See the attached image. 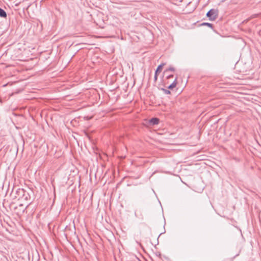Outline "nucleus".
Listing matches in <instances>:
<instances>
[{"instance_id":"4","label":"nucleus","mask_w":261,"mask_h":261,"mask_svg":"<svg viewBox=\"0 0 261 261\" xmlns=\"http://www.w3.org/2000/svg\"><path fill=\"white\" fill-rule=\"evenodd\" d=\"M165 65V63H162V64H160V65H159L155 71V73H158V74L160 73L162 70L163 66Z\"/></svg>"},{"instance_id":"2","label":"nucleus","mask_w":261,"mask_h":261,"mask_svg":"<svg viewBox=\"0 0 261 261\" xmlns=\"http://www.w3.org/2000/svg\"><path fill=\"white\" fill-rule=\"evenodd\" d=\"M15 198L18 199H22L25 195V191L23 189H18L16 191Z\"/></svg>"},{"instance_id":"13","label":"nucleus","mask_w":261,"mask_h":261,"mask_svg":"<svg viewBox=\"0 0 261 261\" xmlns=\"http://www.w3.org/2000/svg\"><path fill=\"white\" fill-rule=\"evenodd\" d=\"M29 194L25 192V196H24V197H23V198H22V199H25V200H27L28 199V197H29Z\"/></svg>"},{"instance_id":"15","label":"nucleus","mask_w":261,"mask_h":261,"mask_svg":"<svg viewBox=\"0 0 261 261\" xmlns=\"http://www.w3.org/2000/svg\"><path fill=\"white\" fill-rule=\"evenodd\" d=\"M158 73H155L154 76V80L155 82H156L158 80Z\"/></svg>"},{"instance_id":"10","label":"nucleus","mask_w":261,"mask_h":261,"mask_svg":"<svg viewBox=\"0 0 261 261\" xmlns=\"http://www.w3.org/2000/svg\"><path fill=\"white\" fill-rule=\"evenodd\" d=\"M162 90L163 91L164 93L166 94H170L171 93V92L169 90V89L162 88Z\"/></svg>"},{"instance_id":"14","label":"nucleus","mask_w":261,"mask_h":261,"mask_svg":"<svg viewBox=\"0 0 261 261\" xmlns=\"http://www.w3.org/2000/svg\"><path fill=\"white\" fill-rule=\"evenodd\" d=\"M167 74V79H169L170 78L173 77V74H168V73Z\"/></svg>"},{"instance_id":"7","label":"nucleus","mask_w":261,"mask_h":261,"mask_svg":"<svg viewBox=\"0 0 261 261\" xmlns=\"http://www.w3.org/2000/svg\"><path fill=\"white\" fill-rule=\"evenodd\" d=\"M174 71H175V68L173 67H170L168 68V69H166L164 71V74H168V72H169V71L174 72Z\"/></svg>"},{"instance_id":"16","label":"nucleus","mask_w":261,"mask_h":261,"mask_svg":"<svg viewBox=\"0 0 261 261\" xmlns=\"http://www.w3.org/2000/svg\"><path fill=\"white\" fill-rule=\"evenodd\" d=\"M17 206H16V207H15V209H17Z\"/></svg>"},{"instance_id":"6","label":"nucleus","mask_w":261,"mask_h":261,"mask_svg":"<svg viewBox=\"0 0 261 261\" xmlns=\"http://www.w3.org/2000/svg\"><path fill=\"white\" fill-rule=\"evenodd\" d=\"M0 17L3 18H6L7 17V13L5 11L0 8Z\"/></svg>"},{"instance_id":"5","label":"nucleus","mask_w":261,"mask_h":261,"mask_svg":"<svg viewBox=\"0 0 261 261\" xmlns=\"http://www.w3.org/2000/svg\"><path fill=\"white\" fill-rule=\"evenodd\" d=\"M177 85V77H176L173 81V82L170 84L168 87V89H172L173 88H175Z\"/></svg>"},{"instance_id":"1","label":"nucleus","mask_w":261,"mask_h":261,"mask_svg":"<svg viewBox=\"0 0 261 261\" xmlns=\"http://www.w3.org/2000/svg\"><path fill=\"white\" fill-rule=\"evenodd\" d=\"M219 11L218 9H212L206 13V16L208 17L210 20H215L218 16Z\"/></svg>"},{"instance_id":"12","label":"nucleus","mask_w":261,"mask_h":261,"mask_svg":"<svg viewBox=\"0 0 261 261\" xmlns=\"http://www.w3.org/2000/svg\"><path fill=\"white\" fill-rule=\"evenodd\" d=\"M19 207H20V208H21L20 210H21L22 212H23L24 211L25 209L26 208V207H24V205H23V204H19Z\"/></svg>"},{"instance_id":"9","label":"nucleus","mask_w":261,"mask_h":261,"mask_svg":"<svg viewBox=\"0 0 261 261\" xmlns=\"http://www.w3.org/2000/svg\"><path fill=\"white\" fill-rule=\"evenodd\" d=\"M258 14H253L249 18L246 19L245 21H248V20H250L251 19L256 18V17H257L258 16Z\"/></svg>"},{"instance_id":"3","label":"nucleus","mask_w":261,"mask_h":261,"mask_svg":"<svg viewBox=\"0 0 261 261\" xmlns=\"http://www.w3.org/2000/svg\"><path fill=\"white\" fill-rule=\"evenodd\" d=\"M149 122L152 125L158 124L159 123V119L157 118H152L150 120Z\"/></svg>"},{"instance_id":"8","label":"nucleus","mask_w":261,"mask_h":261,"mask_svg":"<svg viewBox=\"0 0 261 261\" xmlns=\"http://www.w3.org/2000/svg\"><path fill=\"white\" fill-rule=\"evenodd\" d=\"M135 215L136 217L143 219V216L140 210H137L135 212Z\"/></svg>"},{"instance_id":"11","label":"nucleus","mask_w":261,"mask_h":261,"mask_svg":"<svg viewBox=\"0 0 261 261\" xmlns=\"http://www.w3.org/2000/svg\"><path fill=\"white\" fill-rule=\"evenodd\" d=\"M202 25H206L211 28H213V24L212 23H208V22H204L202 24Z\"/></svg>"}]
</instances>
